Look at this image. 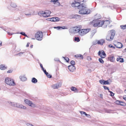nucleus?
I'll return each instance as SVG.
<instances>
[{
	"mask_svg": "<svg viewBox=\"0 0 126 126\" xmlns=\"http://www.w3.org/2000/svg\"><path fill=\"white\" fill-rule=\"evenodd\" d=\"M78 5H77V7L78 9L81 10L79 11V14L82 15L88 14L90 13V10L87 9L86 8V7H85L84 5V3L82 4H79Z\"/></svg>",
	"mask_w": 126,
	"mask_h": 126,
	"instance_id": "f257e3e1",
	"label": "nucleus"
},
{
	"mask_svg": "<svg viewBox=\"0 0 126 126\" xmlns=\"http://www.w3.org/2000/svg\"><path fill=\"white\" fill-rule=\"evenodd\" d=\"M115 33V31L114 30L109 31L106 37V39L109 41H112L114 38Z\"/></svg>",
	"mask_w": 126,
	"mask_h": 126,
	"instance_id": "f03ea898",
	"label": "nucleus"
},
{
	"mask_svg": "<svg viewBox=\"0 0 126 126\" xmlns=\"http://www.w3.org/2000/svg\"><path fill=\"white\" fill-rule=\"evenodd\" d=\"M5 82L10 86H14L16 85L14 80L9 77H7L5 78Z\"/></svg>",
	"mask_w": 126,
	"mask_h": 126,
	"instance_id": "7ed1b4c3",
	"label": "nucleus"
},
{
	"mask_svg": "<svg viewBox=\"0 0 126 126\" xmlns=\"http://www.w3.org/2000/svg\"><path fill=\"white\" fill-rule=\"evenodd\" d=\"M43 36L42 32L38 31L35 34V37L36 39L38 40H41L43 38Z\"/></svg>",
	"mask_w": 126,
	"mask_h": 126,
	"instance_id": "20e7f679",
	"label": "nucleus"
},
{
	"mask_svg": "<svg viewBox=\"0 0 126 126\" xmlns=\"http://www.w3.org/2000/svg\"><path fill=\"white\" fill-rule=\"evenodd\" d=\"M90 29H83L79 30V33L81 36H83L89 32L90 30Z\"/></svg>",
	"mask_w": 126,
	"mask_h": 126,
	"instance_id": "39448f33",
	"label": "nucleus"
},
{
	"mask_svg": "<svg viewBox=\"0 0 126 126\" xmlns=\"http://www.w3.org/2000/svg\"><path fill=\"white\" fill-rule=\"evenodd\" d=\"M98 55L100 57V58H101L102 59L105 58L106 56L105 52L103 50L99 51L98 53Z\"/></svg>",
	"mask_w": 126,
	"mask_h": 126,
	"instance_id": "423d86ee",
	"label": "nucleus"
},
{
	"mask_svg": "<svg viewBox=\"0 0 126 126\" xmlns=\"http://www.w3.org/2000/svg\"><path fill=\"white\" fill-rule=\"evenodd\" d=\"M25 103L28 105L29 106L32 107H34L35 106V105L32 103V102L27 99H25L24 100Z\"/></svg>",
	"mask_w": 126,
	"mask_h": 126,
	"instance_id": "0eeeda50",
	"label": "nucleus"
},
{
	"mask_svg": "<svg viewBox=\"0 0 126 126\" xmlns=\"http://www.w3.org/2000/svg\"><path fill=\"white\" fill-rule=\"evenodd\" d=\"M79 28L78 27H73L71 29V30H72V33H77L79 32Z\"/></svg>",
	"mask_w": 126,
	"mask_h": 126,
	"instance_id": "6e6552de",
	"label": "nucleus"
},
{
	"mask_svg": "<svg viewBox=\"0 0 126 126\" xmlns=\"http://www.w3.org/2000/svg\"><path fill=\"white\" fill-rule=\"evenodd\" d=\"M62 85V83L61 82H58L52 86V87L54 89H58V88L61 87Z\"/></svg>",
	"mask_w": 126,
	"mask_h": 126,
	"instance_id": "1a4fd4ad",
	"label": "nucleus"
},
{
	"mask_svg": "<svg viewBox=\"0 0 126 126\" xmlns=\"http://www.w3.org/2000/svg\"><path fill=\"white\" fill-rule=\"evenodd\" d=\"M44 15H45L44 17L46 18L50 16V15L51 13V12L49 10H46L44 12Z\"/></svg>",
	"mask_w": 126,
	"mask_h": 126,
	"instance_id": "9d476101",
	"label": "nucleus"
},
{
	"mask_svg": "<svg viewBox=\"0 0 126 126\" xmlns=\"http://www.w3.org/2000/svg\"><path fill=\"white\" fill-rule=\"evenodd\" d=\"M98 27H101L104 24V21L97 19Z\"/></svg>",
	"mask_w": 126,
	"mask_h": 126,
	"instance_id": "9b49d317",
	"label": "nucleus"
},
{
	"mask_svg": "<svg viewBox=\"0 0 126 126\" xmlns=\"http://www.w3.org/2000/svg\"><path fill=\"white\" fill-rule=\"evenodd\" d=\"M69 70L71 72H73L75 69V67L73 65H69L68 66Z\"/></svg>",
	"mask_w": 126,
	"mask_h": 126,
	"instance_id": "f8f14e48",
	"label": "nucleus"
},
{
	"mask_svg": "<svg viewBox=\"0 0 126 126\" xmlns=\"http://www.w3.org/2000/svg\"><path fill=\"white\" fill-rule=\"evenodd\" d=\"M114 46L117 48H120L123 47V45L120 42H118L116 44H114Z\"/></svg>",
	"mask_w": 126,
	"mask_h": 126,
	"instance_id": "ddd939ff",
	"label": "nucleus"
},
{
	"mask_svg": "<svg viewBox=\"0 0 126 126\" xmlns=\"http://www.w3.org/2000/svg\"><path fill=\"white\" fill-rule=\"evenodd\" d=\"M105 43V40L103 39H101L99 40L97 42V44L101 45H102Z\"/></svg>",
	"mask_w": 126,
	"mask_h": 126,
	"instance_id": "4468645a",
	"label": "nucleus"
},
{
	"mask_svg": "<svg viewBox=\"0 0 126 126\" xmlns=\"http://www.w3.org/2000/svg\"><path fill=\"white\" fill-rule=\"evenodd\" d=\"M25 14L27 16L30 17L32 15L34 16L36 15V14H35L34 11H33L32 12H31L30 14Z\"/></svg>",
	"mask_w": 126,
	"mask_h": 126,
	"instance_id": "2eb2a0df",
	"label": "nucleus"
},
{
	"mask_svg": "<svg viewBox=\"0 0 126 126\" xmlns=\"http://www.w3.org/2000/svg\"><path fill=\"white\" fill-rule=\"evenodd\" d=\"M108 60L111 62H114L115 61V58L113 56H110L108 57Z\"/></svg>",
	"mask_w": 126,
	"mask_h": 126,
	"instance_id": "dca6fc26",
	"label": "nucleus"
},
{
	"mask_svg": "<svg viewBox=\"0 0 126 126\" xmlns=\"http://www.w3.org/2000/svg\"><path fill=\"white\" fill-rule=\"evenodd\" d=\"M75 3L73 2L71 4V6L73 7H77V5H76V4H77V3L78 4H80V2H79L76 1H75Z\"/></svg>",
	"mask_w": 126,
	"mask_h": 126,
	"instance_id": "f3484780",
	"label": "nucleus"
},
{
	"mask_svg": "<svg viewBox=\"0 0 126 126\" xmlns=\"http://www.w3.org/2000/svg\"><path fill=\"white\" fill-rule=\"evenodd\" d=\"M94 21L93 20V22H92V24H93V26L94 27H96L97 26L98 27V24L97 23V20H95L94 22Z\"/></svg>",
	"mask_w": 126,
	"mask_h": 126,
	"instance_id": "a211bd4d",
	"label": "nucleus"
},
{
	"mask_svg": "<svg viewBox=\"0 0 126 126\" xmlns=\"http://www.w3.org/2000/svg\"><path fill=\"white\" fill-rule=\"evenodd\" d=\"M7 68V66H5L3 64H1L0 65V69L2 70H4L6 69Z\"/></svg>",
	"mask_w": 126,
	"mask_h": 126,
	"instance_id": "6ab92c4d",
	"label": "nucleus"
},
{
	"mask_svg": "<svg viewBox=\"0 0 126 126\" xmlns=\"http://www.w3.org/2000/svg\"><path fill=\"white\" fill-rule=\"evenodd\" d=\"M117 61H119L120 62L122 63L124 62V59L123 58L120 57L116 59Z\"/></svg>",
	"mask_w": 126,
	"mask_h": 126,
	"instance_id": "aec40b11",
	"label": "nucleus"
},
{
	"mask_svg": "<svg viewBox=\"0 0 126 126\" xmlns=\"http://www.w3.org/2000/svg\"><path fill=\"white\" fill-rule=\"evenodd\" d=\"M80 112L81 114H84L88 117L90 118V115L87 114L85 112L80 111Z\"/></svg>",
	"mask_w": 126,
	"mask_h": 126,
	"instance_id": "412c9836",
	"label": "nucleus"
},
{
	"mask_svg": "<svg viewBox=\"0 0 126 126\" xmlns=\"http://www.w3.org/2000/svg\"><path fill=\"white\" fill-rule=\"evenodd\" d=\"M19 78L22 81H25L27 80V78L25 76H20Z\"/></svg>",
	"mask_w": 126,
	"mask_h": 126,
	"instance_id": "4be33fe9",
	"label": "nucleus"
},
{
	"mask_svg": "<svg viewBox=\"0 0 126 126\" xmlns=\"http://www.w3.org/2000/svg\"><path fill=\"white\" fill-rule=\"evenodd\" d=\"M38 15L40 16H43L44 17L45 16L44 15V13L43 11H41L39 12L38 13Z\"/></svg>",
	"mask_w": 126,
	"mask_h": 126,
	"instance_id": "5701e85b",
	"label": "nucleus"
},
{
	"mask_svg": "<svg viewBox=\"0 0 126 126\" xmlns=\"http://www.w3.org/2000/svg\"><path fill=\"white\" fill-rule=\"evenodd\" d=\"M71 90L72 91L75 92H77L78 91V89L76 87L73 86H72L71 87Z\"/></svg>",
	"mask_w": 126,
	"mask_h": 126,
	"instance_id": "b1692460",
	"label": "nucleus"
},
{
	"mask_svg": "<svg viewBox=\"0 0 126 126\" xmlns=\"http://www.w3.org/2000/svg\"><path fill=\"white\" fill-rule=\"evenodd\" d=\"M72 17L73 18H75L77 19H79L80 18L81 16L78 15H75L73 16Z\"/></svg>",
	"mask_w": 126,
	"mask_h": 126,
	"instance_id": "393cba45",
	"label": "nucleus"
},
{
	"mask_svg": "<svg viewBox=\"0 0 126 126\" xmlns=\"http://www.w3.org/2000/svg\"><path fill=\"white\" fill-rule=\"evenodd\" d=\"M75 57H76L77 58L78 57H80L81 59H83V57L82 55L81 54H78L74 56Z\"/></svg>",
	"mask_w": 126,
	"mask_h": 126,
	"instance_id": "a878e982",
	"label": "nucleus"
},
{
	"mask_svg": "<svg viewBox=\"0 0 126 126\" xmlns=\"http://www.w3.org/2000/svg\"><path fill=\"white\" fill-rule=\"evenodd\" d=\"M37 81V80L35 78H33L31 80L32 82L34 83H36Z\"/></svg>",
	"mask_w": 126,
	"mask_h": 126,
	"instance_id": "bb28decb",
	"label": "nucleus"
},
{
	"mask_svg": "<svg viewBox=\"0 0 126 126\" xmlns=\"http://www.w3.org/2000/svg\"><path fill=\"white\" fill-rule=\"evenodd\" d=\"M46 75L47 77L48 78H52V75L49 74V73L47 72V71H46L44 73Z\"/></svg>",
	"mask_w": 126,
	"mask_h": 126,
	"instance_id": "cd10ccee",
	"label": "nucleus"
},
{
	"mask_svg": "<svg viewBox=\"0 0 126 126\" xmlns=\"http://www.w3.org/2000/svg\"><path fill=\"white\" fill-rule=\"evenodd\" d=\"M110 80V81H111V80L109 79V80H104V82H103L104 83H103V84H104V85L108 84H108H110V83L108 81H109Z\"/></svg>",
	"mask_w": 126,
	"mask_h": 126,
	"instance_id": "c85d7f7f",
	"label": "nucleus"
},
{
	"mask_svg": "<svg viewBox=\"0 0 126 126\" xmlns=\"http://www.w3.org/2000/svg\"><path fill=\"white\" fill-rule=\"evenodd\" d=\"M8 102L9 103L11 104V105L12 106H13L14 107H16V104L17 103L13 102Z\"/></svg>",
	"mask_w": 126,
	"mask_h": 126,
	"instance_id": "c756f323",
	"label": "nucleus"
},
{
	"mask_svg": "<svg viewBox=\"0 0 126 126\" xmlns=\"http://www.w3.org/2000/svg\"><path fill=\"white\" fill-rule=\"evenodd\" d=\"M16 106V107L19 108H22V105L20 104L19 103H17Z\"/></svg>",
	"mask_w": 126,
	"mask_h": 126,
	"instance_id": "7c9ffc66",
	"label": "nucleus"
},
{
	"mask_svg": "<svg viewBox=\"0 0 126 126\" xmlns=\"http://www.w3.org/2000/svg\"><path fill=\"white\" fill-rule=\"evenodd\" d=\"M54 22L58 21L60 20V18L58 17H54Z\"/></svg>",
	"mask_w": 126,
	"mask_h": 126,
	"instance_id": "2f4dec72",
	"label": "nucleus"
},
{
	"mask_svg": "<svg viewBox=\"0 0 126 126\" xmlns=\"http://www.w3.org/2000/svg\"><path fill=\"white\" fill-rule=\"evenodd\" d=\"M11 6L13 8H15L17 6L16 4L14 3H11Z\"/></svg>",
	"mask_w": 126,
	"mask_h": 126,
	"instance_id": "473e14b6",
	"label": "nucleus"
},
{
	"mask_svg": "<svg viewBox=\"0 0 126 126\" xmlns=\"http://www.w3.org/2000/svg\"><path fill=\"white\" fill-rule=\"evenodd\" d=\"M63 58L66 61V62L68 63L69 62V59L67 57H63Z\"/></svg>",
	"mask_w": 126,
	"mask_h": 126,
	"instance_id": "72a5a7b5",
	"label": "nucleus"
},
{
	"mask_svg": "<svg viewBox=\"0 0 126 126\" xmlns=\"http://www.w3.org/2000/svg\"><path fill=\"white\" fill-rule=\"evenodd\" d=\"M121 29L123 30L126 29V24L125 25H121L120 26Z\"/></svg>",
	"mask_w": 126,
	"mask_h": 126,
	"instance_id": "f704fd0d",
	"label": "nucleus"
},
{
	"mask_svg": "<svg viewBox=\"0 0 126 126\" xmlns=\"http://www.w3.org/2000/svg\"><path fill=\"white\" fill-rule=\"evenodd\" d=\"M120 105L125 106H126V103L123 102L121 101Z\"/></svg>",
	"mask_w": 126,
	"mask_h": 126,
	"instance_id": "c9c22d12",
	"label": "nucleus"
},
{
	"mask_svg": "<svg viewBox=\"0 0 126 126\" xmlns=\"http://www.w3.org/2000/svg\"><path fill=\"white\" fill-rule=\"evenodd\" d=\"M74 41L77 42H79L80 41V39L79 37H75L74 38Z\"/></svg>",
	"mask_w": 126,
	"mask_h": 126,
	"instance_id": "e433bc0d",
	"label": "nucleus"
},
{
	"mask_svg": "<svg viewBox=\"0 0 126 126\" xmlns=\"http://www.w3.org/2000/svg\"><path fill=\"white\" fill-rule=\"evenodd\" d=\"M40 65L41 67V68L42 70L44 73L46 71V70L43 67V65L42 64L40 63Z\"/></svg>",
	"mask_w": 126,
	"mask_h": 126,
	"instance_id": "4c0bfd02",
	"label": "nucleus"
},
{
	"mask_svg": "<svg viewBox=\"0 0 126 126\" xmlns=\"http://www.w3.org/2000/svg\"><path fill=\"white\" fill-rule=\"evenodd\" d=\"M121 102V101H120L116 100L115 101V103L118 105H120Z\"/></svg>",
	"mask_w": 126,
	"mask_h": 126,
	"instance_id": "58836bf2",
	"label": "nucleus"
},
{
	"mask_svg": "<svg viewBox=\"0 0 126 126\" xmlns=\"http://www.w3.org/2000/svg\"><path fill=\"white\" fill-rule=\"evenodd\" d=\"M98 61L101 63L103 64L104 63V62L103 60L101 58H99Z\"/></svg>",
	"mask_w": 126,
	"mask_h": 126,
	"instance_id": "ea45409f",
	"label": "nucleus"
},
{
	"mask_svg": "<svg viewBox=\"0 0 126 126\" xmlns=\"http://www.w3.org/2000/svg\"><path fill=\"white\" fill-rule=\"evenodd\" d=\"M70 64H71V65H75V63L74 60H72L70 62Z\"/></svg>",
	"mask_w": 126,
	"mask_h": 126,
	"instance_id": "a19ab883",
	"label": "nucleus"
},
{
	"mask_svg": "<svg viewBox=\"0 0 126 126\" xmlns=\"http://www.w3.org/2000/svg\"><path fill=\"white\" fill-rule=\"evenodd\" d=\"M103 87H104V89H105V90H108V92L110 90L109 87H107V86H103Z\"/></svg>",
	"mask_w": 126,
	"mask_h": 126,
	"instance_id": "79ce46f5",
	"label": "nucleus"
},
{
	"mask_svg": "<svg viewBox=\"0 0 126 126\" xmlns=\"http://www.w3.org/2000/svg\"><path fill=\"white\" fill-rule=\"evenodd\" d=\"M109 92H110V96H114V94L113 93V92L112 91H110V90L109 91Z\"/></svg>",
	"mask_w": 126,
	"mask_h": 126,
	"instance_id": "37998d69",
	"label": "nucleus"
},
{
	"mask_svg": "<svg viewBox=\"0 0 126 126\" xmlns=\"http://www.w3.org/2000/svg\"><path fill=\"white\" fill-rule=\"evenodd\" d=\"M16 33L17 34L19 33V34H21V35H23L24 36H25V35L26 34L24 32H20V33L17 32Z\"/></svg>",
	"mask_w": 126,
	"mask_h": 126,
	"instance_id": "c03bdc74",
	"label": "nucleus"
},
{
	"mask_svg": "<svg viewBox=\"0 0 126 126\" xmlns=\"http://www.w3.org/2000/svg\"><path fill=\"white\" fill-rule=\"evenodd\" d=\"M109 47L110 48H112L113 49H115V47H114L111 44H110L108 45Z\"/></svg>",
	"mask_w": 126,
	"mask_h": 126,
	"instance_id": "a18cd8bd",
	"label": "nucleus"
},
{
	"mask_svg": "<svg viewBox=\"0 0 126 126\" xmlns=\"http://www.w3.org/2000/svg\"><path fill=\"white\" fill-rule=\"evenodd\" d=\"M105 22H107V24H110V22H111V21L110 20H106L104 21Z\"/></svg>",
	"mask_w": 126,
	"mask_h": 126,
	"instance_id": "49530a36",
	"label": "nucleus"
},
{
	"mask_svg": "<svg viewBox=\"0 0 126 126\" xmlns=\"http://www.w3.org/2000/svg\"><path fill=\"white\" fill-rule=\"evenodd\" d=\"M54 29H57V30H59L60 29V28H61V27H60V26H58L56 27H54Z\"/></svg>",
	"mask_w": 126,
	"mask_h": 126,
	"instance_id": "de8ad7c7",
	"label": "nucleus"
},
{
	"mask_svg": "<svg viewBox=\"0 0 126 126\" xmlns=\"http://www.w3.org/2000/svg\"><path fill=\"white\" fill-rule=\"evenodd\" d=\"M104 82V80H99L100 83L101 84H103Z\"/></svg>",
	"mask_w": 126,
	"mask_h": 126,
	"instance_id": "09e8293b",
	"label": "nucleus"
},
{
	"mask_svg": "<svg viewBox=\"0 0 126 126\" xmlns=\"http://www.w3.org/2000/svg\"><path fill=\"white\" fill-rule=\"evenodd\" d=\"M13 71V70H12L11 69V70H8V71H7V73H11Z\"/></svg>",
	"mask_w": 126,
	"mask_h": 126,
	"instance_id": "8fccbe9b",
	"label": "nucleus"
},
{
	"mask_svg": "<svg viewBox=\"0 0 126 126\" xmlns=\"http://www.w3.org/2000/svg\"><path fill=\"white\" fill-rule=\"evenodd\" d=\"M26 125L27 126H34L32 124H29L28 123H27L26 124Z\"/></svg>",
	"mask_w": 126,
	"mask_h": 126,
	"instance_id": "3c124183",
	"label": "nucleus"
},
{
	"mask_svg": "<svg viewBox=\"0 0 126 126\" xmlns=\"http://www.w3.org/2000/svg\"><path fill=\"white\" fill-rule=\"evenodd\" d=\"M60 27H61V28H60V29H64L67 28H66L65 27V26H60Z\"/></svg>",
	"mask_w": 126,
	"mask_h": 126,
	"instance_id": "603ef678",
	"label": "nucleus"
},
{
	"mask_svg": "<svg viewBox=\"0 0 126 126\" xmlns=\"http://www.w3.org/2000/svg\"><path fill=\"white\" fill-rule=\"evenodd\" d=\"M54 17H52L50 18V21L54 22Z\"/></svg>",
	"mask_w": 126,
	"mask_h": 126,
	"instance_id": "864d4df0",
	"label": "nucleus"
},
{
	"mask_svg": "<svg viewBox=\"0 0 126 126\" xmlns=\"http://www.w3.org/2000/svg\"><path fill=\"white\" fill-rule=\"evenodd\" d=\"M87 59L89 60V61H90V60H91V59H92L91 58V57L90 56H88L87 57Z\"/></svg>",
	"mask_w": 126,
	"mask_h": 126,
	"instance_id": "5fc2aeb1",
	"label": "nucleus"
},
{
	"mask_svg": "<svg viewBox=\"0 0 126 126\" xmlns=\"http://www.w3.org/2000/svg\"><path fill=\"white\" fill-rule=\"evenodd\" d=\"M97 44V41H95L93 42V44L94 45H95Z\"/></svg>",
	"mask_w": 126,
	"mask_h": 126,
	"instance_id": "6e6d98bb",
	"label": "nucleus"
},
{
	"mask_svg": "<svg viewBox=\"0 0 126 126\" xmlns=\"http://www.w3.org/2000/svg\"><path fill=\"white\" fill-rule=\"evenodd\" d=\"M123 98L126 101V95H124L123 97Z\"/></svg>",
	"mask_w": 126,
	"mask_h": 126,
	"instance_id": "4d7b16f0",
	"label": "nucleus"
},
{
	"mask_svg": "<svg viewBox=\"0 0 126 126\" xmlns=\"http://www.w3.org/2000/svg\"><path fill=\"white\" fill-rule=\"evenodd\" d=\"M111 111V110H106V111L107 113H110V111Z\"/></svg>",
	"mask_w": 126,
	"mask_h": 126,
	"instance_id": "13d9d810",
	"label": "nucleus"
},
{
	"mask_svg": "<svg viewBox=\"0 0 126 126\" xmlns=\"http://www.w3.org/2000/svg\"><path fill=\"white\" fill-rule=\"evenodd\" d=\"M22 109H26V107L25 106H24L22 105Z\"/></svg>",
	"mask_w": 126,
	"mask_h": 126,
	"instance_id": "bf43d9fd",
	"label": "nucleus"
},
{
	"mask_svg": "<svg viewBox=\"0 0 126 126\" xmlns=\"http://www.w3.org/2000/svg\"><path fill=\"white\" fill-rule=\"evenodd\" d=\"M7 32L8 34V35H12L13 34H14V33H11L10 32Z\"/></svg>",
	"mask_w": 126,
	"mask_h": 126,
	"instance_id": "052dcab7",
	"label": "nucleus"
},
{
	"mask_svg": "<svg viewBox=\"0 0 126 126\" xmlns=\"http://www.w3.org/2000/svg\"><path fill=\"white\" fill-rule=\"evenodd\" d=\"M55 0H51L50 1L51 2H53L54 4L55 3Z\"/></svg>",
	"mask_w": 126,
	"mask_h": 126,
	"instance_id": "680f3d73",
	"label": "nucleus"
},
{
	"mask_svg": "<svg viewBox=\"0 0 126 126\" xmlns=\"http://www.w3.org/2000/svg\"><path fill=\"white\" fill-rule=\"evenodd\" d=\"M30 44V43L29 42H28L27 43V45H26V47H28L29 46V44Z\"/></svg>",
	"mask_w": 126,
	"mask_h": 126,
	"instance_id": "e2e57ef3",
	"label": "nucleus"
},
{
	"mask_svg": "<svg viewBox=\"0 0 126 126\" xmlns=\"http://www.w3.org/2000/svg\"><path fill=\"white\" fill-rule=\"evenodd\" d=\"M46 20L48 21H50V18H47L46 19Z\"/></svg>",
	"mask_w": 126,
	"mask_h": 126,
	"instance_id": "0e129e2a",
	"label": "nucleus"
},
{
	"mask_svg": "<svg viewBox=\"0 0 126 126\" xmlns=\"http://www.w3.org/2000/svg\"><path fill=\"white\" fill-rule=\"evenodd\" d=\"M2 42L0 41V46H2Z\"/></svg>",
	"mask_w": 126,
	"mask_h": 126,
	"instance_id": "69168bd1",
	"label": "nucleus"
},
{
	"mask_svg": "<svg viewBox=\"0 0 126 126\" xmlns=\"http://www.w3.org/2000/svg\"><path fill=\"white\" fill-rule=\"evenodd\" d=\"M95 32H93L92 33V35H94V34Z\"/></svg>",
	"mask_w": 126,
	"mask_h": 126,
	"instance_id": "338daca9",
	"label": "nucleus"
},
{
	"mask_svg": "<svg viewBox=\"0 0 126 126\" xmlns=\"http://www.w3.org/2000/svg\"><path fill=\"white\" fill-rule=\"evenodd\" d=\"M55 3L57 2V3H58L59 2V1H58V0H55Z\"/></svg>",
	"mask_w": 126,
	"mask_h": 126,
	"instance_id": "774afa93",
	"label": "nucleus"
}]
</instances>
